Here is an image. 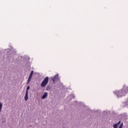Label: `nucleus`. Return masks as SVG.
<instances>
[{
  "mask_svg": "<svg viewBox=\"0 0 128 128\" xmlns=\"http://www.w3.org/2000/svg\"><path fill=\"white\" fill-rule=\"evenodd\" d=\"M48 84V76H46L44 78L43 81L40 84V86L42 88H44Z\"/></svg>",
  "mask_w": 128,
  "mask_h": 128,
  "instance_id": "1",
  "label": "nucleus"
},
{
  "mask_svg": "<svg viewBox=\"0 0 128 128\" xmlns=\"http://www.w3.org/2000/svg\"><path fill=\"white\" fill-rule=\"evenodd\" d=\"M52 80L54 84H56V82L60 80V78H58V74H56L54 76L52 77Z\"/></svg>",
  "mask_w": 128,
  "mask_h": 128,
  "instance_id": "2",
  "label": "nucleus"
},
{
  "mask_svg": "<svg viewBox=\"0 0 128 128\" xmlns=\"http://www.w3.org/2000/svg\"><path fill=\"white\" fill-rule=\"evenodd\" d=\"M28 92L26 91V95H25V96H24V100H28Z\"/></svg>",
  "mask_w": 128,
  "mask_h": 128,
  "instance_id": "3",
  "label": "nucleus"
},
{
  "mask_svg": "<svg viewBox=\"0 0 128 128\" xmlns=\"http://www.w3.org/2000/svg\"><path fill=\"white\" fill-rule=\"evenodd\" d=\"M48 96V92H44V95L42 96V100L46 98Z\"/></svg>",
  "mask_w": 128,
  "mask_h": 128,
  "instance_id": "4",
  "label": "nucleus"
},
{
  "mask_svg": "<svg viewBox=\"0 0 128 128\" xmlns=\"http://www.w3.org/2000/svg\"><path fill=\"white\" fill-rule=\"evenodd\" d=\"M32 74H34V71L33 70L31 71L28 78H31L32 79Z\"/></svg>",
  "mask_w": 128,
  "mask_h": 128,
  "instance_id": "5",
  "label": "nucleus"
},
{
  "mask_svg": "<svg viewBox=\"0 0 128 128\" xmlns=\"http://www.w3.org/2000/svg\"><path fill=\"white\" fill-rule=\"evenodd\" d=\"M2 104L0 103V112H2Z\"/></svg>",
  "mask_w": 128,
  "mask_h": 128,
  "instance_id": "6",
  "label": "nucleus"
},
{
  "mask_svg": "<svg viewBox=\"0 0 128 128\" xmlns=\"http://www.w3.org/2000/svg\"><path fill=\"white\" fill-rule=\"evenodd\" d=\"M118 124H114V128H118Z\"/></svg>",
  "mask_w": 128,
  "mask_h": 128,
  "instance_id": "7",
  "label": "nucleus"
},
{
  "mask_svg": "<svg viewBox=\"0 0 128 128\" xmlns=\"http://www.w3.org/2000/svg\"><path fill=\"white\" fill-rule=\"evenodd\" d=\"M32 79L30 78H28V81H27V84H30V80H31Z\"/></svg>",
  "mask_w": 128,
  "mask_h": 128,
  "instance_id": "8",
  "label": "nucleus"
},
{
  "mask_svg": "<svg viewBox=\"0 0 128 128\" xmlns=\"http://www.w3.org/2000/svg\"><path fill=\"white\" fill-rule=\"evenodd\" d=\"M30 90V86H28L26 88V92H28V90Z\"/></svg>",
  "mask_w": 128,
  "mask_h": 128,
  "instance_id": "9",
  "label": "nucleus"
},
{
  "mask_svg": "<svg viewBox=\"0 0 128 128\" xmlns=\"http://www.w3.org/2000/svg\"><path fill=\"white\" fill-rule=\"evenodd\" d=\"M119 94H122V96H122V92H120Z\"/></svg>",
  "mask_w": 128,
  "mask_h": 128,
  "instance_id": "10",
  "label": "nucleus"
},
{
  "mask_svg": "<svg viewBox=\"0 0 128 128\" xmlns=\"http://www.w3.org/2000/svg\"><path fill=\"white\" fill-rule=\"evenodd\" d=\"M119 128H122V124H121L119 127Z\"/></svg>",
  "mask_w": 128,
  "mask_h": 128,
  "instance_id": "11",
  "label": "nucleus"
},
{
  "mask_svg": "<svg viewBox=\"0 0 128 128\" xmlns=\"http://www.w3.org/2000/svg\"><path fill=\"white\" fill-rule=\"evenodd\" d=\"M120 124V121H119L118 122V124H118H118Z\"/></svg>",
  "mask_w": 128,
  "mask_h": 128,
  "instance_id": "12",
  "label": "nucleus"
}]
</instances>
